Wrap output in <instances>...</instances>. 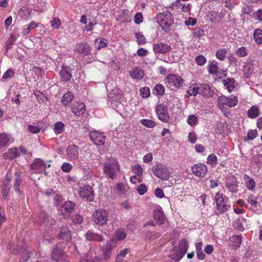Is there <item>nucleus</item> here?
I'll list each match as a JSON object with an SVG mask.
<instances>
[{
    "label": "nucleus",
    "instance_id": "f257e3e1",
    "mask_svg": "<svg viewBox=\"0 0 262 262\" xmlns=\"http://www.w3.org/2000/svg\"><path fill=\"white\" fill-rule=\"evenodd\" d=\"M112 243L113 241L107 242L102 248L103 258L97 255L94 249H90L88 253L81 258L80 262H100L103 260H107L112 255V250L114 248Z\"/></svg>",
    "mask_w": 262,
    "mask_h": 262
},
{
    "label": "nucleus",
    "instance_id": "f03ea898",
    "mask_svg": "<svg viewBox=\"0 0 262 262\" xmlns=\"http://www.w3.org/2000/svg\"><path fill=\"white\" fill-rule=\"evenodd\" d=\"M215 200L216 204L215 212L216 215L224 213L230 208L228 198L223 194L216 193Z\"/></svg>",
    "mask_w": 262,
    "mask_h": 262
},
{
    "label": "nucleus",
    "instance_id": "7ed1b4c3",
    "mask_svg": "<svg viewBox=\"0 0 262 262\" xmlns=\"http://www.w3.org/2000/svg\"><path fill=\"white\" fill-rule=\"evenodd\" d=\"M157 21L163 30L168 31L173 23L172 15L168 11L161 13L157 16Z\"/></svg>",
    "mask_w": 262,
    "mask_h": 262
},
{
    "label": "nucleus",
    "instance_id": "20e7f679",
    "mask_svg": "<svg viewBox=\"0 0 262 262\" xmlns=\"http://www.w3.org/2000/svg\"><path fill=\"white\" fill-rule=\"evenodd\" d=\"M119 170V165L117 161L113 158L110 159L103 164V171L105 174L113 179L116 172Z\"/></svg>",
    "mask_w": 262,
    "mask_h": 262
},
{
    "label": "nucleus",
    "instance_id": "39448f33",
    "mask_svg": "<svg viewBox=\"0 0 262 262\" xmlns=\"http://www.w3.org/2000/svg\"><path fill=\"white\" fill-rule=\"evenodd\" d=\"M153 174L162 181L169 179L170 172L167 167L161 163H157L151 168Z\"/></svg>",
    "mask_w": 262,
    "mask_h": 262
},
{
    "label": "nucleus",
    "instance_id": "423d86ee",
    "mask_svg": "<svg viewBox=\"0 0 262 262\" xmlns=\"http://www.w3.org/2000/svg\"><path fill=\"white\" fill-rule=\"evenodd\" d=\"M92 220L94 223L98 226H105L108 220V212L104 209H97L93 213Z\"/></svg>",
    "mask_w": 262,
    "mask_h": 262
},
{
    "label": "nucleus",
    "instance_id": "0eeeda50",
    "mask_svg": "<svg viewBox=\"0 0 262 262\" xmlns=\"http://www.w3.org/2000/svg\"><path fill=\"white\" fill-rule=\"evenodd\" d=\"M166 83L167 86L173 90L175 88H180L183 83V80L179 76L170 74L166 76Z\"/></svg>",
    "mask_w": 262,
    "mask_h": 262
},
{
    "label": "nucleus",
    "instance_id": "6e6552de",
    "mask_svg": "<svg viewBox=\"0 0 262 262\" xmlns=\"http://www.w3.org/2000/svg\"><path fill=\"white\" fill-rule=\"evenodd\" d=\"M238 103L237 98L236 97H226L221 96L218 98V105L220 108H222L225 105L232 107H234Z\"/></svg>",
    "mask_w": 262,
    "mask_h": 262
},
{
    "label": "nucleus",
    "instance_id": "1a4fd4ad",
    "mask_svg": "<svg viewBox=\"0 0 262 262\" xmlns=\"http://www.w3.org/2000/svg\"><path fill=\"white\" fill-rule=\"evenodd\" d=\"M52 259L55 262H68L67 257L61 248H59L58 244L56 245L51 253Z\"/></svg>",
    "mask_w": 262,
    "mask_h": 262
},
{
    "label": "nucleus",
    "instance_id": "9d476101",
    "mask_svg": "<svg viewBox=\"0 0 262 262\" xmlns=\"http://www.w3.org/2000/svg\"><path fill=\"white\" fill-rule=\"evenodd\" d=\"M80 196L85 199L88 201H92L94 198V192L93 188L90 185H84L79 189Z\"/></svg>",
    "mask_w": 262,
    "mask_h": 262
},
{
    "label": "nucleus",
    "instance_id": "9b49d317",
    "mask_svg": "<svg viewBox=\"0 0 262 262\" xmlns=\"http://www.w3.org/2000/svg\"><path fill=\"white\" fill-rule=\"evenodd\" d=\"M91 141L97 145H103L106 139V136L103 133L97 130L92 131L89 134Z\"/></svg>",
    "mask_w": 262,
    "mask_h": 262
},
{
    "label": "nucleus",
    "instance_id": "f8f14e48",
    "mask_svg": "<svg viewBox=\"0 0 262 262\" xmlns=\"http://www.w3.org/2000/svg\"><path fill=\"white\" fill-rule=\"evenodd\" d=\"M158 118L164 122H167L169 119L167 107L163 104L158 105L156 110Z\"/></svg>",
    "mask_w": 262,
    "mask_h": 262
},
{
    "label": "nucleus",
    "instance_id": "ddd939ff",
    "mask_svg": "<svg viewBox=\"0 0 262 262\" xmlns=\"http://www.w3.org/2000/svg\"><path fill=\"white\" fill-rule=\"evenodd\" d=\"M122 91L118 88L114 89L112 92L108 95V99L111 101V105L117 106V103H119V100L121 98Z\"/></svg>",
    "mask_w": 262,
    "mask_h": 262
},
{
    "label": "nucleus",
    "instance_id": "4468645a",
    "mask_svg": "<svg viewBox=\"0 0 262 262\" xmlns=\"http://www.w3.org/2000/svg\"><path fill=\"white\" fill-rule=\"evenodd\" d=\"M75 51L79 54L88 56L91 52V47L87 43L81 42L76 45Z\"/></svg>",
    "mask_w": 262,
    "mask_h": 262
},
{
    "label": "nucleus",
    "instance_id": "2eb2a0df",
    "mask_svg": "<svg viewBox=\"0 0 262 262\" xmlns=\"http://www.w3.org/2000/svg\"><path fill=\"white\" fill-rule=\"evenodd\" d=\"M71 108L72 112L77 116L82 115L85 111V104L80 101L74 102Z\"/></svg>",
    "mask_w": 262,
    "mask_h": 262
},
{
    "label": "nucleus",
    "instance_id": "dca6fc26",
    "mask_svg": "<svg viewBox=\"0 0 262 262\" xmlns=\"http://www.w3.org/2000/svg\"><path fill=\"white\" fill-rule=\"evenodd\" d=\"M191 170L194 175L203 177L206 174L207 168L205 165L199 163L192 166Z\"/></svg>",
    "mask_w": 262,
    "mask_h": 262
},
{
    "label": "nucleus",
    "instance_id": "f3484780",
    "mask_svg": "<svg viewBox=\"0 0 262 262\" xmlns=\"http://www.w3.org/2000/svg\"><path fill=\"white\" fill-rule=\"evenodd\" d=\"M171 50V47L164 43L161 42L153 45V50L155 54H165L169 52Z\"/></svg>",
    "mask_w": 262,
    "mask_h": 262
},
{
    "label": "nucleus",
    "instance_id": "a211bd4d",
    "mask_svg": "<svg viewBox=\"0 0 262 262\" xmlns=\"http://www.w3.org/2000/svg\"><path fill=\"white\" fill-rule=\"evenodd\" d=\"M75 204L72 201L66 202L61 207V211L64 217L70 216V213L74 210Z\"/></svg>",
    "mask_w": 262,
    "mask_h": 262
},
{
    "label": "nucleus",
    "instance_id": "6ab92c4d",
    "mask_svg": "<svg viewBox=\"0 0 262 262\" xmlns=\"http://www.w3.org/2000/svg\"><path fill=\"white\" fill-rule=\"evenodd\" d=\"M30 168L37 172H41L46 168V165L42 160L36 158L31 164Z\"/></svg>",
    "mask_w": 262,
    "mask_h": 262
},
{
    "label": "nucleus",
    "instance_id": "aec40b11",
    "mask_svg": "<svg viewBox=\"0 0 262 262\" xmlns=\"http://www.w3.org/2000/svg\"><path fill=\"white\" fill-rule=\"evenodd\" d=\"M79 148L75 145H71L67 148V154L70 160H75L78 157Z\"/></svg>",
    "mask_w": 262,
    "mask_h": 262
},
{
    "label": "nucleus",
    "instance_id": "412c9836",
    "mask_svg": "<svg viewBox=\"0 0 262 262\" xmlns=\"http://www.w3.org/2000/svg\"><path fill=\"white\" fill-rule=\"evenodd\" d=\"M226 187L232 193L237 192L238 186L236 179L234 177H230L227 179Z\"/></svg>",
    "mask_w": 262,
    "mask_h": 262
},
{
    "label": "nucleus",
    "instance_id": "4be33fe9",
    "mask_svg": "<svg viewBox=\"0 0 262 262\" xmlns=\"http://www.w3.org/2000/svg\"><path fill=\"white\" fill-rule=\"evenodd\" d=\"M57 237L59 239L69 242L72 238L71 231L66 226L62 227L59 233L57 235Z\"/></svg>",
    "mask_w": 262,
    "mask_h": 262
},
{
    "label": "nucleus",
    "instance_id": "5701e85b",
    "mask_svg": "<svg viewBox=\"0 0 262 262\" xmlns=\"http://www.w3.org/2000/svg\"><path fill=\"white\" fill-rule=\"evenodd\" d=\"M129 75L132 78L139 80L144 77V73L141 67H136L130 71Z\"/></svg>",
    "mask_w": 262,
    "mask_h": 262
},
{
    "label": "nucleus",
    "instance_id": "b1692460",
    "mask_svg": "<svg viewBox=\"0 0 262 262\" xmlns=\"http://www.w3.org/2000/svg\"><path fill=\"white\" fill-rule=\"evenodd\" d=\"M84 236L86 239L89 241L100 242L103 240V237L102 235L90 231L85 233Z\"/></svg>",
    "mask_w": 262,
    "mask_h": 262
},
{
    "label": "nucleus",
    "instance_id": "393cba45",
    "mask_svg": "<svg viewBox=\"0 0 262 262\" xmlns=\"http://www.w3.org/2000/svg\"><path fill=\"white\" fill-rule=\"evenodd\" d=\"M60 75L62 80L64 81H70L72 77L71 68L67 66L62 67V69L60 72Z\"/></svg>",
    "mask_w": 262,
    "mask_h": 262
},
{
    "label": "nucleus",
    "instance_id": "a878e982",
    "mask_svg": "<svg viewBox=\"0 0 262 262\" xmlns=\"http://www.w3.org/2000/svg\"><path fill=\"white\" fill-rule=\"evenodd\" d=\"M16 254L19 253L22 254L21 262H25L28 260L30 258V254L31 253L30 250L28 249L26 245H24L18 251L15 252Z\"/></svg>",
    "mask_w": 262,
    "mask_h": 262
},
{
    "label": "nucleus",
    "instance_id": "bb28decb",
    "mask_svg": "<svg viewBox=\"0 0 262 262\" xmlns=\"http://www.w3.org/2000/svg\"><path fill=\"white\" fill-rule=\"evenodd\" d=\"M19 156V152L16 148H11L7 152L4 154V158L6 159L12 160Z\"/></svg>",
    "mask_w": 262,
    "mask_h": 262
},
{
    "label": "nucleus",
    "instance_id": "cd10ccee",
    "mask_svg": "<svg viewBox=\"0 0 262 262\" xmlns=\"http://www.w3.org/2000/svg\"><path fill=\"white\" fill-rule=\"evenodd\" d=\"M200 94L204 96L208 97L212 96L213 92L211 90L210 87L208 84H201L199 86Z\"/></svg>",
    "mask_w": 262,
    "mask_h": 262
},
{
    "label": "nucleus",
    "instance_id": "c85d7f7f",
    "mask_svg": "<svg viewBox=\"0 0 262 262\" xmlns=\"http://www.w3.org/2000/svg\"><path fill=\"white\" fill-rule=\"evenodd\" d=\"M222 82L229 93H231L233 89L235 88V81L232 78H227L223 80Z\"/></svg>",
    "mask_w": 262,
    "mask_h": 262
},
{
    "label": "nucleus",
    "instance_id": "c756f323",
    "mask_svg": "<svg viewBox=\"0 0 262 262\" xmlns=\"http://www.w3.org/2000/svg\"><path fill=\"white\" fill-rule=\"evenodd\" d=\"M184 254L176 247L170 251L169 256L171 258L176 260H180L183 256Z\"/></svg>",
    "mask_w": 262,
    "mask_h": 262
},
{
    "label": "nucleus",
    "instance_id": "7c9ffc66",
    "mask_svg": "<svg viewBox=\"0 0 262 262\" xmlns=\"http://www.w3.org/2000/svg\"><path fill=\"white\" fill-rule=\"evenodd\" d=\"M154 217L159 223V225H162L164 222V215L163 212L160 209L155 210L154 211Z\"/></svg>",
    "mask_w": 262,
    "mask_h": 262
},
{
    "label": "nucleus",
    "instance_id": "2f4dec72",
    "mask_svg": "<svg viewBox=\"0 0 262 262\" xmlns=\"http://www.w3.org/2000/svg\"><path fill=\"white\" fill-rule=\"evenodd\" d=\"M259 115V110L256 105L251 107L247 112V116L250 118H255Z\"/></svg>",
    "mask_w": 262,
    "mask_h": 262
},
{
    "label": "nucleus",
    "instance_id": "473e14b6",
    "mask_svg": "<svg viewBox=\"0 0 262 262\" xmlns=\"http://www.w3.org/2000/svg\"><path fill=\"white\" fill-rule=\"evenodd\" d=\"M244 180L246 184L247 188L250 190H253L255 187L254 180L247 174H244Z\"/></svg>",
    "mask_w": 262,
    "mask_h": 262
},
{
    "label": "nucleus",
    "instance_id": "72a5a7b5",
    "mask_svg": "<svg viewBox=\"0 0 262 262\" xmlns=\"http://www.w3.org/2000/svg\"><path fill=\"white\" fill-rule=\"evenodd\" d=\"M187 93L188 94V95L187 96V97L192 96L194 97L196 96L197 94H200L199 86L196 84H192L189 87Z\"/></svg>",
    "mask_w": 262,
    "mask_h": 262
},
{
    "label": "nucleus",
    "instance_id": "f704fd0d",
    "mask_svg": "<svg viewBox=\"0 0 262 262\" xmlns=\"http://www.w3.org/2000/svg\"><path fill=\"white\" fill-rule=\"evenodd\" d=\"M253 37L257 44H262V30L259 28L255 29L254 31Z\"/></svg>",
    "mask_w": 262,
    "mask_h": 262
},
{
    "label": "nucleus",
    "instance_id": "c9c22d12",
    "mask_svg": "<svg viewBox=\"0 0 262 262\" xmlns=\"http://www.w3.org/2000/svg\"><path fill=\"white\" fill-rule=\"evenodd\" d=\"M73 95L71 92H68L63 95L61 99V102L63 105H67L73 99Z\"/></svg>",
    "mask_w": 262,
    "mask_h": 262
},
{
    "label": "nucleus",
    "instance_id": "e433bc0d",
    "mask_svg": "<svg viewBox=\"0 0 262 262\" xmlns=\"http://www.w3.org/2000/svg\"><path fill=\"white\" fill-rule=\"evenodd\" d=\"M126 234L125 231L123 229H120L118 230L115 233L113 237V241H122L126 237Z\"/></svg>",
    "mask_w": 262,
    "mask_h": 262
},
{
    "label": "nucleus",
    "instance_id": "4c0bfd02",
    "mask_svg": "<svg viewBox=\"0 0 262 262\" xmlns=\"http://www.w3.org/2000/svg\"><path fill=\"white\" fill-rule=\"evenodd\" d=\"M176 247L180 250L181 253L185 255L188 249V245L187 242L183 239L180 242L178 246Z\"/></svg>",
    "mask_w": 262,
    "mask_h": 262
},
{
    "label": "nucleus",
    "instance_id": "58836bf2",
    "mask_svg": "<svg viewBox=\"0 0 262 262\" xmlns=\"http://www.w3.org/2000/svg\"><path fill=\"white\" fill-rule=\"evenodd\" d=\"M231 242L233 243V247L235 249L238 248L241 244L242 237L240 235L233 236L231 238Z\"/></svg>",
    "mask_w": 262,
    "mask_h": 262
},
{
    "label": "nucleus",
    "instance_id": "ea45409f",
    "mask_svg": "<svg viewBox=\"0 0 262 262\" xmlns=\"http://www.w3.org/2000/svg\"><path fill=\"white\" fill-rule=\"evenodd\" d=\"M10 140L9 136L6 134H0V148L5 146Z\"/></svg>",
    "mask_w": 262,
    "mask_h": 262
},
{
    "label": "nucleus",
    "instance_id": "a19ab883",
    "mask_svg": "<svg viewBox=\"0 0 262 262\" xmlns=\"http://www.w3.org/2000/svg\"><path fill=\"white\" fill-rule=\"evenodd\" d=\"M136 41L139 45H144L146 43L145 37L141 33L138 32L135 34Z\"/></svg>",
    "mask_w": 262,
    "mask_h": 262
},
{
    "label": "nucleus",
    "instance_id": "79ce46f5",
    "mask_svg": "<svg viewBox=\"0 0 262 262\" xmlns=\"http://www.w3.org/2000/svg\"><path fill=\"white\" fill-rule=\"evenodd\" d=\"M64 124L61 122H57L54 124V131L56 134L62 133L64 130Z\"/></svg>",
    "mask_w": 262,
    "mask_h": 262
},
{
    "label": "nucleus",
    "instance_id": "37998d69",
    "mask_svg": "<svg viewBox=\"0 0 262 262\" xmlns=\"http://www.w3.org/2000/svg\"><path fill=\"white\" fill-rule=\"evenodd\" d=\"M107 45V40L103 39L100 40L98 39H96L95 41L94 46L97 50H100L101 49L105 47Z\"/></svg>",
    "mask_w": 262,
    "mask_h": 262
},
{
    "label": "nucleus",
    "instance_id": "c03bdc74",
    "mask_svg": "<svg viewBox=\"0 0 262 262\" xmlns=\"http://www.w3.org/2000/svg\"><path fill=\"white\" fill-rule=\"evenodd\" d=\"M218 67L217 63L215 61H213L209 63L208 67V70L210 74H216L217 72Z\"/></svg>",
    "mask_w": 262,
    "mask_h": 262
},
{
    "label": "nucleus",
    "instance_id": "a18cd8bd",
    "mask_svg": "<svg viewBox=\"0 0 262 262\" xmlns=\"http://www.w3.org/2000/svg\"><path fill=\"white\" fill-rule=\"evenodd\" d=\"M129 250L128 249H125L123 251H121L116 256V260L117 262H123V258L128 253Z\"/></svg>",
    "mask_w": 262,
    "mask_h": 262
},
{
    "label": "nucleus",
    "instance_id": "49530a36",
    "mask_svg": "<svg viewBox=\"0 0 262 262\" xmlns=\"http://www.w3.org/2000/svg\"><path fill=\"white\" fill-rule=\"evenodd\" d=\"M15 179L14 184V189L15 191H18L19 190V186L21 182L20 175L18 173H15Z\"/></svg>",
    "mask_w": 262,
    "mask_h": 262
},
{
    "label": "nucleus",
    "instance_id": "de8ad7c7",
    "mask_svg": "<svg viewBox=\"0 0 262 262\" xmlns=\"http://www.w3.org/2000/svg\"><path fill=\"white\" fill-rule=\"evenodd\" d=\"M226 50L225 49H220L215 53L216 57L220 60H224L226 54Z\"/></svg>",
    "mask_w": 262,
    "mask_h": 262
},
{
    "label": "nucleus",
    "instance_id": "09e8293b",
    "mask_svg": "<svg viewBox=\"0 0 262 262\" xmlns=\"http://www.w3.org/2000/svg\"><path fill=\"white\" fill-rule=\"evenodd\" d=\"M195 61L198 66H202L206 63L207 59L204 56L200 55L195 57Z\"/></svg>",
    "mask_w": 262,
    "mask_h": 262
},
{
    "label": "nucleus",
    "instance_id": "8fccbe9b",
    "mask_svg": "<svg viewBox=\"0 0 262 262\" xmlns=\"http://www.w3.org/2000/svg\"><path fill=\"white\" fill-rule=\"evenodd\" d=\"M140 122L142 125L149 128L154 127L156 125L155 122L149 119H142Z\"/></svg>",
    "mask_w": 262,
    "mask_h": 262
},
{
    "label": "nucleus",
    "instance_id": "3c124183",
    "mask_svg": "<svg viewBox=\"0 0 262 262\" xmlns=\"http://www.w3.org/2000/svg\"><path fill=\"white\" fill-rule=\"evenodd\" d=\"M217 158L214 154H211L207 158V162L211 165H215L217 163Z\"/></svg>",
    "mask_w": 262,
    "mask_h": 262
},
{
    "label": "nucleus",
    "instance_id": "603ef678",
    "mask_svg": "<svg viewBox=\"0 0 262 262\" xmlns=\"http://www.w3.org/2000/svg\"><path fill=\"white\" fill-rule=\"evenodd\" d=\"M198 119L194 115H189L188 117L187 122L190 126H193L197 123Z\"/></svg>",
    "mask_w": 262,
    "mask_h": 262
},
{
    "label": "nucleus",
    "instance_id": "864d4df0",
    "mask_svg": "<svg viewBox=\"0 0 262 262\" xmlns=\"http://www.w3.org/2000/svg\"><path fill=\"white\" fill-rule=\"evenodd\" d=\"M133 171L134 173L138 176H142L143 173V169L141 166L139 164L135 165L133 167Z\"/></svg>",
    "mask_w": 262,
    "mask_h": 262
},
{
    "label": "nucleus",
    "instance_id": "5fc2aeb1",
    "mask_svg": "<svg viewBox=\"0 0 262 262\" xmlns=\"http://www.w3.org/2000/svg\"><path fill=\"white\" fill-rule=\"evenodd\" d=\"M154 90L156 91L157 94L160 96L163 95L165 92L164 86L160 84H157L155 86Z\"/></svg>",
    "mask_w": 262,
    "mask_h": 262
},
{
    "label": "nucleus",
    "instance_id": "6e6d98bb",
    "mask_svg": "<svg viewBox=\"0 0 262 262\" xmlns=\"http://www.w3.org/2000/svg\"><path fill=\"white\" fill-rule=\"evenodd\" d=\"M73 166L72 165L67 162L63 163L61 167V170L66 172H69L72 169Z\"/></svg>",
    "mask_w": 262,
    "mask_h": 262
},
{
    "label": "nucleus",
    "instance_id": "4d7b16f0",
    "mask_svg": "<svg viewBox=\"0 0 262 262\" xmlns=\"http://www.w3.org/2000/svg\"><path fill=\"white\" fill-rule=\"evenodd\" d=\"M72 220L75 224H80L83 221V217L80 215L76 214L72 216Z\"/></svg>",
    "mask_w": 262,
    "mask_h": 262
},
{
    "label": "nucleus",
    "instance_id": "13d9d810",
    "mask_svg": "<svg viewBox=\"0 0 262 262\" xmlns=\"http://www.w3.org/2000/svg\"><path fill=\"white\" fill-rule=\"evenodd\" d=\"M118 193L120 195L125 194L126 191L125 190V185L123 183H119L116 187Z\"/></svg>",
    "mask_w": 262,
    "mask_h": 262
},
{
    "label": "nucleus",
    "instance_id": "bf43d9fd",
    "mask_svg": "<svg viewBox=\"0 0 262 262\" xmlns=\"http://www.w3.org/2000/svg\"><path fill=\"white\" fill-rule=\"evenodd\" d=\"M141 95L143 98H147L150 95V90L148 88H142L140 90Z\"/></svg>",
    "mask_w": 262,
    "mask_h": 262
},
{
    "label": "nucleus",
    "instance_id": "052dcab7",
    "mask_svg": "<svg viewBox=\"0 0 262 262\" xmlns=\"http://www.w3.org/2000/svg\"><path fill=\"white\" fill-rule=\"evenodd\" d=\"M236 54L239 57H245L247 55L246 48L244 47H240L236 52Z\"/></svg>",
    "mask_w": 262,
    "mask_h": 262
},
{
    "label": "nucleus",
    "instance_id": "680f3d73",
    "mask_svg": "<svg viewBox=\"0 0 262 262\" xmlns=\"http://www.w3.org/2000/svg\"><path fill=\"white\" fill-rule=\"evenodd\" d=\"M61 25L60 20L58 18H55L51 21V25L54 29H57Z\"/></svg>",
    "mask_w": 262,
    "mask_h": 262
},
{
    "label": "nucleus",
    "instance_id": "e2e57ef3",
    "mask_svg": "<svg viewBox=\"0 0 262 262\" xmlns=\"http://www.w3.org/2000/svg\"><path fill=\"white\" fill-rule=\"evenodd\" d=\"M137 190L139 194L143 195L147 191V187L144 184H141L137 187Z\"/></svg>",
    "mask_w": 262,
    "mask_h": 262
},
{
    "label": "nucleus",
    "instance_id": "0e129e2a",
    "mask_svg": "<svg viewBox=\"0 0 262 262\" xmlns=\"http://www.w3.org/2000/svg\"><path fill=\"white\" fill-rule=\"evenodd\" d=\"M143 21V16L142 14L140 13H137L134 17V22L136 24H140Z\"/></svg>",
    "mask_w": 262,
    "mask_h": 262
},
{
    "label": "nucleus",
    "instance_id": "69168bd1",
    "mask_svg": "<svg viewBox=\"0 0 262 262\" xmlns=\"http://www.w3.org/2000/svg\"><path fill=\"white\" fill-rule=\"evenodd\" d=\"M257 132L256 129L252 130L250 129L249 130L248 135H247V138L248 140H253L257 136Z\"/></svg>",
    "mask_w": 262,
    "mask_h": 262
},
{
    "label": "nucleus",
    "instance_id": "338daca9",
    "mask_svg": "<svg viewBox=\"0 0 262 262\" xmlns=\"http://www.w3.org/2000/svg\"><path fill=\"white\" fill-rule=\"evenodd\" d=\"M40 128L37 126L29 125L28 126V131L33 134H37L40 132Z\"/></svg>",
    "mask_w": 262,
    "mask_h": 262
},
{
    "label": "nucleus",
    "instance_id": "774afa93",
    "mask_svg": "<svg viewBox=\"0 0 262 262\" xmlns=\"http://www.w3.org/2000/svg\"><path fill=\"white\" fill-rule=\"evenodd\" d=\"M196 23V19L194 18H192L191 17H189L188 19L185 21V25L189 26H194Z\"/></svg>",
    "mask_w": 262,
    "mask_h": 262
}]
</instances>
